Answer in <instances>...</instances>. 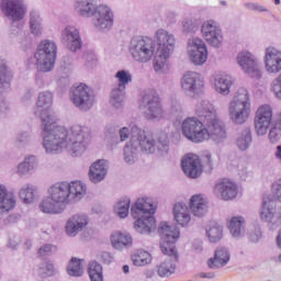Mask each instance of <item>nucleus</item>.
Masks as SVG:
<instances>
[{
    "instance_id": "33",
    "label": "nucleus",
    "mask_w": 281,
    "mask_h": 281,
    "mask_svg": "<svg viewBox=\"0 0 281 281\" xmlns=\"http://www.w3.org/2000/svg\"><path fill=\"white\" fill-rule=\"evenodd\" d=\"M36 168H38V159L34 155H29L18 165L16 175H19V177H27V175H32Z\"/></svg>"
},
{
    "instance_id": "48",
    "label": "nucleus",
    "mask_w": 281,
    "mask_h": 281,
    "mask_svg": "<svg viewBox=\"0 0 281 281\" xmlns=\"http://www.w3.org/2000/svg\"><path fill=\"white\" fill-rule=\"evenodd\" d=\"M154 145L155 153L158 151V155H160V157H166V155L170 153V142L168 140L167 135L161 136L157 143L154 140Z\"/></svg>"
},
{
    "instance_id": "41",
    "label": "nucleus",
    "mask_w": 281,
    "mask_h": 281,
    "mask_svg": "<svg viewBox=\"0 0 281 281\" xmlns=\"http://www.w3.org/2000/svg\"><path fill=\"white\" fill-rule=\"evenodd\" d=\"M131 210V198H122L114 204V214L119 218H126Z\"/></svg>"
},
{
    "instance_id": "30",
    "label": "nucleus",
    "mask_w": 281,
    "mask_h": 281,
    "mask_svg": "<svg viewBox=\"0 0 281 281\" xmlns=\"http://www.w3.org/2000/svg\"><path fill=\"white\" fill-rule=\"evenodd\" d=\"M190 210L193 216L201 218L207 214V210H210V202L202 194H195L190 199Z\"/></svg>"
},
{
    "instance_id": "59",
    "label": "nucleus",
    "mask_w": 281,
    "mask_h": 281,
    "mask_svg": "<svg viewBox=\"0 0 281 281\" xmlns=\"http://www.w3.org/2000/svg\"><path fill=\"white\" fill-rule=\"evenodd\" d=\"M247 10H251L255 12H269V9L265 8L263 5L247 2L244 4Z\"/></svg>"
},
{
    "instance_id": "54",
    "label": "nucleus",
    "mask_w": 281,
    "mask_h": 281,
    "mask_svg": "<svg viewBox=\"0 0 281 281\" xmlns=\"http://www.w3.org/2000/svg\"><path fill=\"white\" fill-rule=\"evenodd\" d=\"M12 34L13 36H16L18 43H20V45H27V43H30V34L25 33L23 29L18 27L15 33Z\"/></svg>"
},
{
    "instance_id": "36",
    "label": "nucleus",
    "mask_w": 281,
    "mask_h": 281,
    "mask_svg": "<svg viewBox=\"0 0 281 281\" xmlns=\"http://www.w3.org/2000/svg\"><path fill=\"white\" fill-rule=\"evenodd\" d=\"M228 229L233 238H243L245 236V217L234 216L228 221Z\"/></svg>"
},
{
    "instance_id": "29",
    "label": "nucleus",
    "mask_w": 281,
    "mask_h": 281,
    "mask_svg": "<svg viewBox=\"0 0 281 281\" xmlns=\"http://www.w3.org/2000/svg\"><path fill=\"white\" fill-rule=\"evenodd\" d=\"M16 207V195L8 190V187L0 183V214H8Z\"/></svg>"
},
{
    "instance_id": "61",
    "label": "nucleus",
    "mask_w": 281,
    "mask_h": 281,
    "mask_svg": "<svg viewBox=\"0 0 281 281\" xmlns=\"http://www.w3.org/2000/svg\"><path fill=\"white\" fill-rule=\"evenodd\" d=\"M119 135H120L121 142H126V139H128V137H131V131L128 130V127H122L119 131Z\"/></svg>"
},
{
    "instance_id": "25",
    "label": "nucleus",
    "mask_w": 281,
    "mask_h": 281,
    "mask_svg": "<svg viewBox=\"0 0 281 281\" xmlns=\"http://www.w3.org/2000/svg\"><path fill=\"white\" fill-rule=\"evenodd\" d=\"M168 256L160 265H158V276L160 278H170L177 269V262H179V254L175 248H170L168 252H162Z\"/></svg>"
},
{
    "instance_id": "1",
    "label": "nucleus",
    "mask_w": 281,
    "mask_h": 281,
    "mask_svg": "<svg viewBox=\"0 0 281 281\" xmlns=\"http://www.w3.org/2000/svg\"><path fill=\"white\" fill-rule=\"evenodd\" d=\"M54 93L42 91L36 101L35 115L41 117L43 148L47 155H58L63 148L71 157H81L91 144V132L87 126L72 125L70 128L56 126V113L52 110Z\"/></svg>"
},
{
    "instance_id": "53",
    "label": "nucleus",
    "mask_w": 281,
    "mask_h": 281,
    "mask_svg": "<svg viewBox=\"0 0 281 281\" xmlns=\"http://www.w3.org/2000/svg\"><path fill=\"white\" fill-rule=\"evenodd\" d=\"M170 113L172 115H181V113H183V103L178 99H171Z\"/></svg>"
},
{
    "instance_id": "4",
    "label": "nucleus",
    "mask_w": 281,
    "mask_h": 281,
    "mask_svg": "<svg viewBox=\"0 0 281 281\" xmlns=\"http://www.w3.org/2000/svg\"><path fill=\"white\" fill-rule=\"evenodd\" d=\"M131 140L123 149L124 161L133 166L139 159V150L145 155H153L155 153V138L146 134V131L139 128L137 124L132 123Z\"/></svg>"
},
{
    "instance_id": "46",
    "label": "nucleus",
    "mask_w": 281,
    "mask_h": 281,
    "mask_svg": "<svg viewBox=\"0 0 281 281\" xmlns=\"http://www.w3.org/2000/svg\"><path fill=\"white\" fill-rule=\"evenodd\" d=\"M37 273L40 278H52L53 276H56V267L54 266V262L49 260L43 261L38 265Z\"/></svg>"
},
{
    "instance_id": "23",
    "label": "nucleus",
    "mask_w": 281,
    "mask_h": 281,
    "mask_svg": "<svg viewBox=\"0 0 281 281\" xmlns=\"http://www.w3.org/2000/svg\"><path fill=\"white\" fill-rule=\"evenodd\" d=\"M181 168L189 179H199V177L203 175L201 159L194 154H188L182 158Z\"/></svg>"
},
{
    "instance_id": "55",
    "label": "nucleus",
    "mask_w": 281,
    "mask_h": 281,
    "mask_svg": "<svg viewBox=\"0 0 281 281\" xmlns=\"http://www.w3.org/2000/svg\"><path fill=\"white\" fill-rule=\"evenodd\" d=\"M55 251L56 246L52 244H45L38 249L37 254L41 258H46V256H52V254H54Z\"/></svg>"
},
{
    "instance_id": "3",
    "label": "nucleus",
    "mask_w": 281,
    "mask_h": 281,
    "mask_svg": "<svg viewBox=\"0 0 281 281\" xmlns=\"http://www.w3.org/2000/svg\"><path fill=\"white\" fill-rule=\"evenodd\" d=\"M75 12L82 19H92V25L97 32L106 34L113 30L115 13L106 4L95 3V0H75Z\"/></svg>"
},
{
    "instance_id": "47",
    "label": "nucleus",
    "mask_w": 281,
    "mask_h": 281,
    "mask_svg": "<svg viewBox=\"0 0 281 281\" xmlns=\"http://www.w3.org/2000/svg\"><path fill=\"white\" fill-rule=\"evenodd\" d=\"M12 75L8 71L5 64H0V93H3V89H10V82Z\"/></svg>"
},
{
    "instance_id": "10",
    "label": "nucleus",
    "mask_w": 281,
    "mask_h": 281,
    "mask_svg": "<svg viewBox=\"0 0 281 281\" xmlns=\"http://www.w3.org/2000/svg\"><path fill=\"white\" fill-rule=\"evenodd\" d=\"M128 52L134 63L146 65L150 63L155 54H157V44L155 40L144 36H134L130 41Z\"/></svg>"
},
{
    "instance_id": "6",
    "label": "nucleus",
    "mask_w": 281,
    "mask_h": 281,
    "mask_svg": "<svg viewBox=\"0 0 281 281\" xmlns=\"http://www.w3.org/2000/svg\"><path fill=\"white\" fill-rule=\"evenodd\" d=\"M181 132L184 137L189 139V142H193L194 144H201L203 142H211L221 146L225 144V138L217 136H212V132H210V127L203 124L201 120L196 116H189L183 120L181 124Z\"/></svg>"
},
{
    "instance_id": "32",
    "label": "nucleus",
    "mask_w": 281,
    "mask_h": 281,
    "mask_svg": "<svg viewBox=\"0 0 281 281\" xmlns=\"http://www.w3.org/2000/svg\"><path fill=\"white\" fill-rule=\"evenodd\" d=\"M232 85H234V79L229 75L220 74L213 78V87L221 95H229Z\"/></svg>"
},
{
    "instance_id": "51",
    "label": "nucleus",
    "mask_w": 281,
    "mask_h": 281,
    "mask_svg": "<svg viewBox=\"0 0 281 281\" xmlns=\"http://www.w3.org/2000/svg\"><path fill=\"white\" fill-rule=\"evenodd\" d=\"M32 143V134L30 132H21L15 137V144L19 148L29 146Z\"/></svg>"
},
{
    "instance_id": "5",
    "label": "nucleus",
    "mask_w": 281,
    "mask_h": 281,
    "mask_svg": "<svg viewBox=\"0 0 281 281\" xmlns=\"http://www.w3.org/2000/svg\"><path fill=\"white\" fill-rule=\"evenodd\" d=\"M155 200L150 196L138 198L131 207L132 217L135 218L134 229L138 234H153L157 228L155 222Z\"/></svg>"
},
{
    "instance_id": "24",
    "label": "nucleus",
    "mask_w": 281,
    "mask_h": 281,
    "mask_svg": "<svg viewBox=\"0 0 281 281\" xmlns=\"http://www.w3.org/2000/svg\"><path fill=\"white\" fill-rule=\"evenodd\" d=\"M265 69L268 74H280L281 71V50L274 46H268L263 56Z\"/></svg>"
},
{
    "instance_id": "12",
    "label": "nucleus",
    "mask_w": 281,
    "mask_h": 281,
    "mask_svg": "<svg viewBox=\"0 0 281 281\" xmlns=\"http://www.w3.org/2000/svg\"><path fill=\"white\" fill-rule=\"evenodd\" d=\"M69 95L70 102H72L79 111H90V109H93V104H95L93 89L85 83L74 86L70 89Z\"/></svg>"
},
{
    "instance_id": "38",
    "label": "nucleus",
    "mask_w": 281,
    "mask_h": 281,
    "mask_svg": "<svg viewBox=\"0 0 281 281\" xmlns=\"http://www.w3.org/2000/svg\"><path fill=\"white\" fill-rule=\"evenodd\" d=\"M36 186L32 183L23 184L19 190V198L23 203H34V199H36Z\"/></svg>"
},
{
    "instance_id": "45",
    "label": "nucleus",
    "mask_w": 281,
    "mask_h": 281,
    "mask_svg": "<svg viewBox=\"0 0 281 281\" xmlns=\"http://www.w3.org/2000/svg\"><path fill=\"white\" fill-rule=\"evenodd\" d=\"M153 257L146 250H137L132 255V262L135 267H145V265H150Z\"/></svg>"
},
{
    "instance_id": "43",
    "label": "nucleus",
    "mask_w": 281,
    "mask_h": 281,
    "mask_svg": "<svg viewBox=\"0 0 281 281\" xmlns=\"http://www.w3.org/2000/svg\"><path fill=\"white\" fill-rule=\"evenodd\" d=\"M82 262L85 261L78 258H72L67 267L68 276H71L72 278L82 277V273H85V266L82 265Z\"/></svg>"
},
{
    "instance_id": "15",
    "label": "nucleus",
    "mask_w": 281,
    "mask_h": 281,
    "mask_svg": "<svg viewBox=\"0 0 281 281\" xmlns=\"http://www.w3.org/2000/svg\"><path fill=\"white\" fill-rule=\"evenodd\" d=\"M0 10L5 19L11 23L23 21L27 14L25 0H1Z\"/></svg>"
},
{
    "instance_id": "16",
    "label": "nucleus",
    "mask_w": 281,
    "mask_h": 281,
    "mask_svg": "<svg viewBox=\"0 0 281 281\" xmlns=\"http://www.w3.org/2000/svg\"><path fill=\"white\" fill-rule=\"evenodd\" d=\"M158 234H160L161 243L160 249L162 254H168L170 249L177 251V247H175V243L179 240V236H181V232L175 225H170L167 222H162L159 224Z\"/></svg>"
},
{
    "instance_id": "34",
    "label": "nucleus",
    "mask_w": 281,
    "mask_h": 281,
    "mask_svg": "<svg viewBox=\"0 0 281 281\" xmlns=\"http://www.w3.org/2000/svg\"><path fill=\"white\" fill-rule=\"evenodd\" d=\"M29 25H30L31 34H33V36L43 35V31L45 30V24L43 23V18L41 16V12L36 10H32L30 12Z\"/></svg>"
},
{
    "instance_id": "40",
    "label": "nucleus",
    "mask_w": 281,
    "mask_h": 281,
    "mask_svg": "<svg viewBox=\"0 0 281 281\" xmlns=\"http://www.w3.org/2000/svg\"><path fill=\"white\" fill-rule=\"evenodd\" d=\"M206 237L211 243H218L223 238V226L211 222L206 227Z\"/></svg>"
},
{
    "instance_id": "39",
    "label": "nucleus",
    "mask_w": 281,
    "mask_h": 281,
    "mask_svg": "<svg viewBox=\"0 0 281 281\" xmlns=\"http://www.w3.org/2000/svg\"><path fill=\"white\" fill-rule=\"evenodd\" d=\"M251 142H254V138L251 137V128L244 127L236 139L237 148H239V150H247L249 149V146H251Z\"/></svg>"
},
{
    "instance_id": "49",
    "label": "nucleus",
    "mask_w": 281,
    "mask_h": 281,
    "mask_svg": "<svg viewBox=\"0 0 281 281\" xmlns=\"http://www.w3.org/2000/svg\"><path fill=\"white\" fill-rule=\"evenodd\" d=\"M115 78L117 80V86L121 89H125L126 90V85H130V82H133V75L131 74V71L128 70H119L115 74Z\"/></svg>"
},
{
    "instance_id": "2",
    "label": "nucleus",
    "mask_w": 281,
    "mask_h": 281,
    "mask_svg": "<svg viewBox=\"0 0 281 281\" xmlns=\"http://www.w3.org/2000/svg\"><path fill=\"white\" fill-rule=\"evenodd\" d=\"M87 194V184L80 181L56 182L47 189L40 203L44 214H63L69 203H78Z\"/></svg>"
},
{
    "instance_id": "18",
    "label": "nucleus",
    "mask_w": 281,
    "mask_h": 281,
    "mask_svg": "<svg viewBox=\"0 0 281 281\" xmlns=\"http://www.w3.org/2000/svg\"><path fill=\"white\" fill-rule=\"evenodd\" d=\"M188 54L193 65H204L207 61V46L199 37H192L188 42Z\"/></svg>"
},
{
    "instance_id": "17",
    "label": "nucleus",
    "mask_w": 281,
    "mask_h": 281,
    "mask_svg": "<svg viewBox=\"0 0 281 281\" xmlns=\"http://www.w3.org/2000/svg\"><path fill=\"white\" fill-rule=\"evenodd\" d=\"M202 38L210 45L211 47H215L218 49L221 45H223V30L221 29V24L215 20H206L202 23L201 26Z\"/></svg>"
},
{
    "instance_id": "28",
    "label": "nucleus",
    "mask_w": 281,
    "mask_h": 281,
    "mask_svg": "<svg viewBox=\"0 0 281 281\" xmlns=\"http://www.w3.org/2000/svg\"><path fill=\"white\" fill-rule=\"evenodd\" d=\"M109 173V161L100 159L94 161L89 169V179L92 183L104 181Z\"/></svg>"
},
{
    "instance_id": "13",
    "label": "nucleus",
    "mask_w": 281,
    "mask_h": 281,
    "mask_svg": "<svg viewBox=\"0 0 281 281\" xmlns=\"http://www.w3.org/2000/svg\"><path fill=\"white\" fill-rule=\"evenodd\" d=\"M142 106L145 109V117L151 122H159L166 117L161 99L155 91H148L143 95Z\"/></svg>"
},
{
    "instance_id": "11",
    "label": "nucleus",
    "mask_w": 281,
    "mask_h": 281,
    "mask_svg": "<svg viewBox=\"0 0 281 281\" xmlns=\"http://www.w3.org/2000/svg\"><path fill=\"white\" fill-rule=\"evenodd\" d=\"M56 54H58L56 42L50 40L41 42L34 54L37 71H42L43 74L52 71L56 65Z\"/></svg>"
},
{
    "instance_id": "56",
    "label": "nucleus",
    "mask_w": 281,
    "mask_h": 281,
    "mask_svg": "<svg viewBox=\"0 0 281 281\" xmlns=\"http://www.w3.org/2000/svg\"><path fill=\"white\" fill-rule=\"evenodd\" d=\"M281 137V127H278V125H273L269 132V139L272 144H276L280 140Z\"/></svg>"
},
{
    "instance_id": "37",
    "label": "nucleus",
    "mask_w": 281,
    "mask_h": 281,
    "mask_svg": "<svg viewBox=\"0 0 281 281\" xmlns=\"http://www.w3.org/2000/svg\"><path fill=\"white\" fill-rule=\"evenodd\" d=\"M276 214V201L271 200V198L267 196L262 200V209L260 212V218L263 223H271L273 221V216Z\"/></svg>"
},
{
    "instance_id": "44",
    "label": "nucleus",
    "mask_w": 281,
    "mask_h": 281,
    "mask_svg": "<svg viewBox=\"0 0 281 281\" xmlns=\"http://www.w3.org/2000/svg\"><path fill=\"white\" fill-rule=\"evenodd\" d=\"M88 273L91 281H104L102 265H100L98 261H92L89 263Z\"/></svg>"
},
{
    "instance_id": "58",
    "label": "nucleus",
    "mask_w": 281,
    "mask_h": 281,
    "mask_svg": "<svg viewBox=\"0 0 281 281\" xmlns=\"http://www.w3.org/2000/svg\"><path fill=\"white\" fill-rule=\"evenodd\" d=\"M272 193H273L274 199H277V201L281 202V179H279L272 183Z\"/></svg>"
},
{
    "instance_id": "19",
    "label": "nucleus",
    "mask_w": 281,
    "mask_h": 281,
    "mask_svg": "<svg viewBox=\"0 0 281 281\" xmlns=\"http://www.w3.org/2000/svg\"><path fill=\"white\" fill-rule=\"evenodd\" d=\"M271 122H273V109L271 105L265 104L259 106L255 115V131L257 135H267Z\"/></svg>"
},
{
    "instance_id": "62",
    "label": "nucleus",
    "mask_w": 281,
    "mask_h": 281,
    "mask_svg": "<svg viewBox=\"0 0 281 281\" xmlns=\"http://www.w3.org/2000/svg\"><path fill=\"white\" fill-rule=\"evenodd\" d=\"M239 177L243 181H247V179H251L252 173L247 168H244L239 171Z\"/></svg>"
},
{
    "instance_id": "42",
    "label": "nucleus",
    "mask_w": 281,
    "mask_h": 281,
    "mask_svg": "<svg viewBox=\"0 0 281 281\" xmlns=\"http://www.w3.org/2000/svg\"><path fill=\"white\" fill-rule=\"evenodd\" d=\"M125 89L114 87L110 93V104L114 109H122L124 104Z\"/></svg>"
},
{
    "instance_id": "21",
    "label": "nucleus",
    "mask_w": 281,
    "mask_h": 281,
    "mask_svg": "<svg viewBox=\"0 0 281 281\" xmlns=\"http://www.w3.org/2000/svg\"><path fill=\"white\" fill-rule=\"evenodd\" d=\"M60 41L69 52H78L82 49V37L80 30L76 26L68 25L61 31Z\"/></svg>"
},
{
    "instance_id": "20",
    "label": "nucleus",
    "mask_w": 281,
    "mask_h": 281,
    "mask_svg": "<svg viewBox=\"0 0 281 281\" xmlns=\"http://www.w3.org/2000/svg\"><path fill=\"white\" fill-rule=\"evenodd\" d=\"M214 194L222 201H232L238 196V184L228 178L220 179L215 183Z\"/></svg>"
},
{
    "instance_id": "52",
    "label": "nucleus",
    "mask_w": 281,
    "mask_h": 281,
    "mask_svg": "<svg viewBox=\"0 0 281 281\" xmlns=\"http://www.w3.org/2000/svg\"><path fill=\"white\" fill-rule=\"evenodd\" d=\"M270 89L274 97L281 100V74L272 80Z\"/></svg>"
},
{
    "instance_id": "8",
    "label": "nucleus",
    "mask_w": 281,
    "mask_h": 281,
    "mask_svg": "<svg viewBox=\"0 0 281 281\" xmlns=\"http://www.w3.org/2000/svg\"><path fill=\"white\" fill-rule=\"evenodd\" d=\"M154 38L155 43L158 45L156 48L154 69L156 74H161L170 55L175 52L177 40L175 38V35L166 29H158Z\"/></svg>"
},
{
    "instance_id": "35",
    "label": "nucleus",
    "mask_w": 281,
    "mask_h": 281,
    "mask_svg": "<svg viewBox=\"0 0 281 281\" xmlns=\"http://www.w3.org/2000/svg\"><path fill=\"white\" fill-rule=\"evenodd\" d=\"M111 243L114 249H126V247H133V236L128 233L116 232L111 236Z\"/></svg>"
},
{
    "instance_id": "7",
    "label": "nucleus",
    "mask_w": 281,
    "mask_h": 281,
    "mask_svg": "<svg viewBox=\"0 0 281 281\" xmlns=\"http://www.w3.org/2000/svg\"><path fill=\"white\" fill-rule=\"evenodd\" d=\"M195 115L207 126L213 137L221 136L227 142V127L216 115L214 105L207 100H201L195 105Z\"/></svg>"
},
{
    "instance_id": "9",
    "label": "nucleus",
    "mask_w": 281,
    "mask_h": 281,
    "mask_svg": "<svg viewBox=\"0 0 281 281\" xmlns=\"http://www.w3.org/2000/svg\"><path fill=\"white\" fill-rule=\"evenodd\" d=\"M228 115L233 124H245L251 115V99L246 88H239L228 104Z\"/></svg>"
},
{
    "instance_id": "14",
    "label": "nucleus",
    "mask_w": 281,
    "mask_h": 281,
    "mask_svg": "<svg viewBox=\"0 0 281 281\" xmlns=\"http://www.w3.org/2000/svg\"><path fill=\"white\" fill-rule=\"evenodd\" d=\"M236 63L240 67L241 71L254 78L260 80L262 78V69H260V59L249 50H241L237 54Z\"/></svg>"
},
{
    "instance_id": "31",
    "label": "nucleus",
    "mask_w": 281,
    "mask_h": 281,
    "mask_svg": "<svg viewBox=\"0 0 281 281\" xmlns=\"http://www.w3.org/2000/svg\"><path fill=\"white\" fill-rule=\"evenodd\" d=\"M229 250L226 247L220 246L214 252V257L209 259L207 267L210 269H221L229 262Z\"/></svg>"
},
{
    "instance_id": "50",
    "label": "nucleus",
    "mask_w": 281,
    "mask_h": 281,
    "mask_svg": "<svg viewBox=\"0 0 281 281\" xmlns=\"http://www.w3.org/2000/svg\"><path fill=\"white\" fill-rule=\"evenodd\" d=\"M182 30L184 34H194L199 32V22L192 18H186L182 21Z\"/></svg>"
},
{
    "instance_id": "57",
    "label": "nucleus",
    "mask_w": 281,
    "mask_h": 281,
    "mask_svg": "<svg viewBox=\"0 0 281 281\" xmlns=\"http://www.w3.org/2000/svg\"><path fill=\"white\" fill-rule=\"evenodd\" d=\"M7 115H10V103L5 98L0 97V117H7Z\"/></svg>"
},
{
    "instance_id": "27",
    "label": "nucleus",
    "mask_w": 281,
    "mask_h": 281,
    "mask_svg": "<svg viewBox=\"0 0 281 281\" xmlns=\"http://www.w3.org/2000/svg\"><path fill=\"white\" fill-rule=\"evenodd\" d=\"M173 221L181 227H188L192 221V214L190 213V206L183 202H177L172 209Z\"/></svg>"
},
{
    "instance_id": "22",
    "label": "nucleus",
    "mask_w": 281,
    "mask_h": 281,
    "mask_svg": "<svg viewBox=\"0 0 281 281\" xmlns=\"http://www.w3.org/2000/svg\"><path fill=\"white\" fill-rule=\"evenodd\" d=\"M203 87H205V82L199 72L187 71L181 78V89L186 93L196 95L203 91Z\"/></svg>"
},
{
    "instance_id": "63",
    "label": "nucleus",
    "mask_w": 281,
    "mask_h": 281,
    "mask_svg": "<svg viewBox=\"0 0 281 281\" xmlns=\"http://www.w3.org/2000/svg\"><path fill=\"white\" fill-rule=\"evenodd\" d=\"M101 260H103L105 262V265H111L113 257L109 252H103L101 255Z\"/></svg>"
},
{
    "instance_id": "64",
    "label": "nucleus",
    "mask_w": 281,
    "mask_h": 281,
    "mask_svg": "<svg viewBox=\"0 0 281 281\" xmlns=\"http://www.w3.org/2000/svg\"><path fill=\"white\" fill-rule=\"evenodd\" d=\"M274 157L278 159V161L281 162V145H278L276 150H274Z\"/></svg>"
},
{
    "instance_id": "60",
    "label": "nucleus",
    "mask_w": 281,
    "mask_h": 281,
    "mask_svg": "<svg viewBox=\"0 0 281 281\" xmlns=\"http://www.w3.org/2000/svg\"><path fill=\"white\" fill-rule=\"evenodd\" d=\"M260 238H262V232L259 227L249 232V240H251V243H258Z\"/></svg>"
},
{
    "instance_id": "26",
    "label": "nucleus",
    "mask_w": 281,
    "mask_h": 281,
    "mask_svg": "<svg viewBox=\"0 0 281 281\" xmlns=\"http://www.w3.org/2000/svg\"><path fill=\"white\" fill-rule=\"evenodd\" d=\"M89 225V217L86 214H75L66 222V234L74 238Z\"/></svg>"
}]
</instances>
